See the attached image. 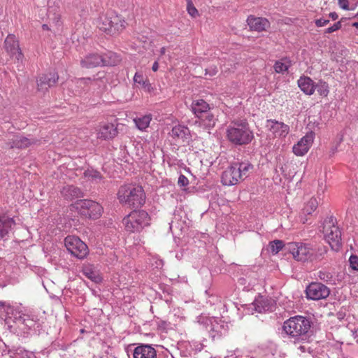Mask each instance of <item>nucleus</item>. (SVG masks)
Wrapping results in <instances>:
<instances>
[{
  "instance_id": "f257e3e1",
  "label": "nucleus",
  "mask_w": 358,
  "mask_h": 358,
  "mask_svg": "<svg viewBox=\"0 0 358 358\" xmlns=\"http://www.w3.org/2000/svg\"><path fill=\"white\" fill-rule=\"evenodd\" d=\"M0 317L4 320L10 331L27 337L36 331L37 321L34 316L25 314L20 307L0 301Z\"/></svg>"
},
{
  "instance_id": "f03ea898",
  "label": "nucleus",
  "mask_w": 358,
  "mask_h": 358,
  "mask_svg": "<svg viewBox=\"0 0 358 358\" xmlns=\"http://www.w3.org/2000/svg\"><path fill=\"white\" fill-rule=\"evenodd\" d=\"M227 140L235 145H245L251 143L254 138L253 131L245 120L231 122L226 130Z\"/></svg>"
},
{
  "instance_id": "7ed1b4c3",
  "label": "nucleus",
  "mask_w": 358,
  "mask_h": 358,
  "mask_svg": "<svg viewBox=\"0 0 358 358\" xmlns=\"http://www.w3.org/2000/svg\"><path fill=\"white\" fill-rule=\"evenodd\" d=\"M117 199L122 205L138 208L145 203V194L141 186L128 184L119 188Z\"/></svg>"
},
{
  "instance_id": "20e7f679",
  "label": "nucleus",
  "mask_w": 358,
  "mask_h": 358,
  "mask_svg": "<svg viewBox=\"0 0 358 358\" xmlns=\"http://www.w3.org/2000/svg\"><path fill=\"white\" fill-rule=\"evenodd\" d=\"M252 165L246 162H236L228 167L222 174V182L224 185L231 186L249 176Z\"/></svg>"
},
{
  "instance_id": "39448f33",
  "label": "nucleus",
  "mask_w": 358,
  "mask_h": 358,
  "mask_svg": "<svg viewBox=\"0 0 358 358\" xmlns=\"http://www.w3.org/2000/svg\"><path fill=\"white\" fill-rule=\"evenodd\" d=\"M195 322L206 329L213 338L222 336L228 330V324L219 317L201 314L196 317Z\"/></svg>"
},
{
  "instance_id": "423d86ee",
  "label": "nucleus",
  "mask_w": 358,
  "mask_h": 358,
  "mask_svg": "<svg viewBox=\"0 0 358 358\" xmlns=\"http://www.w3.org/2000/svg\"><path fill=\"white\" fill-rule=\"evenodd\" d=\"M310 328V321L303 316L292 317L283 324V331L292 338L298 339L306 336Z\"/></svg>"
},
{
  "instance_id": "0eeeda50",
  "label": "nucleus",
  "mask_w": 358,
  "mask_h": 358,
  "mask_svg": "<svg viewBox=\"0 0 358 358\" xmlns=\"http://www.w3.org/2000/svg\"><path fill=\"white\" fill-rule=\"evenodd\" d=\"M98 27L109 34H115L125 27V21L113 11L102 14L98 20Z\"/></svg>"
},
{
  "instance_id": "6e6552de",
  "label": "nucleus",
  "mask_w": 358,
  "mask_h": 358,
  "mask_svg": "<svg viewBox=\"0 0 358 358\" xmlns=\"http://www.w3.org/2000/svg\"><path fill=\"white\" fill-rule=\"evenodd\" d=\"M150 217L145 210H134L123 219L125 229L129 232H139L150 225Z\"/></svg>"
},
{
  "instance_id": "1a4fd4ad",
  "label": "nucleus",
  "mask_w": 358,
  "mask_h": 358,
  "mask_svg": "<svg viewBox=\"0 0 358 358\" xmlns=\"http://www.w3.org/2000/svg\"><path fill=\"white\" fill-rule=\"evenodd\" d=\"M74 206L80 215L92 219L99 218L103 212V208L99 203L89 199L79 200Z\"/></svg>"
},
{
  "instance_id": "9d476101",
  "label": "nucleus",
  "mask_w": 358,
  "mask_h": 358,
  "mask_svg": "<svg viewBox=\"0 0 358 358\" xmlns=\"http://www.w3.org/2000/svg\"><path fill=\"white\" fill-rule=\"evenodd\" d=\"M287 249L298 262H305L313 259V252L309 245L301 242L289 243Z\"/></svg>"
},
{
  "instance_id": "9b49d317",
  "label": "nucleus",
  "mask_w": 358,
  "mask_h": 358,
  "mask_svg": "<svg viewBox=\"0 0 358 358\" xmlns=\"http://www.w3.org/2000/svg\"><path fill=\"white\" fill-rule=\"evenodd\" d=\"M324 233L326 241L329 244L333 250L338 251L342 245L341 233L339 228L334 222H325Z\"/></svg>"
},
{
  "instance_id": "f8f14e48",
  "label": "nucleus",
  "mask_w": 358,
  "mask_h": 358,
  "mask_svg": "<svg viewBox=\"0 0 358 358\" xmlns=\"http://www.w3.org/2000/svg\"><path fill=\"white\" fill-rule=\"evenodd\" d=\"M64 244L67 250L78 259H84L89 252L87 245L78 236H68L64 239Z\"/></svg>"
},
{
  "instance_id": "ddd939ff",
  "label": "nucleus",
  "mask_w": 358,
  "mask_h": 358,
  "mask_svg": "<svg viewBox=\"0 0 358 358\" xmlns=\"http://www.w3.org/2000/svg\"><path fill=\"white\" fill-rule=\"evenodd\" d=\"M108 83L106 73L104 71H99L93 78H81L77 80V85L83 87L89 86V89L103 90L106 87Z\"/></svg>"
},
{
  "instance_id": "4468645a",
  "label": "nucleus",
  "mask_w": 358,
  "mask_h": 358,
  "mask_svg": "<svg viewBox=\"0 0 358 358\" xmlns=\"http://www.w3.org/2000/svg\"><path fill=\"white\" fill-rule=\"evenodd\" d=\"M308 299L315 301L327 298L330 294V289L320 282H312L306 289Z\"/></svg>"
},
{
  "instance_id": "2eb2a0df",
  "label": "nucleus",
  "mask_w": 358,
  "mask_h": 358,
  "mask_svg": "<svg viewBox=\"0 0 358 358\" xmlns=\"http://www.w3.org/2000/svg\"><path fill=\"white\" fill-rule=\"evenodd\" d=\"M4 48L12 59H15L17 62H22L23 54L20 48L18 41L13 34H9L4 41Z\"/></svg>"
},
{
  "instance_id": "dca6fc26",
  "label": "nucleus",
  "mask_w": 358,
  "mask_h": 358,
  "mask_svg": "<svg viewBox=\"0 0 358 358\" xmlns=\"http://www.w3.org/2000/svg\"><path fill=\"white\" fill-rule=\"evenodd\" d=\"M315 138V133L309 131L302 137L292 148V151L296 156H303L309 150Z\"/></svg>"
},
{
  "instance_id": "f3484780",
  "label": "nucleus",
  "mask_w": 358,
  "mask_h": 358,
  "mask_svg": "<svg viewBox=\"0 0 358 358\" xmlns=\"http://www.w3.org/2000/svg\"><path fill=\"white\" fill-rule=\"evenodd\" d=\"M115 62H109L107 61L106 57H103L101 55L97 53H92L87 55L84 59H83L80 62V65L82 67L90 69L99 66L100 65L106 66V65H115Z\"/></svg>"
},
{
  "instance_id": "a211bd4d",
  "label": "nucleus",
  "mask_w": 358,
  "mask_h": 358,
  "mask_svg": "<svg viewBox=\"0 0 358 358\" xmlns=\"http://www.w3.org/2000/svg\"><path fill=\"white\" fill-rule=\"evenodd\" d=\"M254 309L259 313L273 312L275 310V301L268 297L259 296L251 304Z\"/></svg>"
},
{
  "instance_id": "6ab92c4d",
  "label": "nucleus",
  "mask_w": 358,
  "mask_h": 358,
  "mask_svg": "<svg viewBox=\"0 0 358 358\" xmlns=\"http://www.w3.org/2000/svg\"><path fill=\"white\" fill-rule=\"evenodd\" d=\"M266 127L274 137L285 138L289 132V127L275 120H267Z\"/></svg>"
},
{
  "instance_id": "aec40b11",
  "label": "nucleus",
  "mask_w": 358,
  "mask_h": 358,
  "mask_svg": "<svg viewBox=\"0 0 358 358\" xmlns=\"http://www.w3.org/2000/svg\"><path fill=\"white\" fill-rule=\"evenodd\" d=\"M15 222L13 218L0 214V238L6 240L13 231Z\"/></svg>"
},
{
  "instance_id": "412c9836",
  "label": "nucleus",
  "mask_w": 358,
  "mask_h": 358,
  "mask_svg": "<svg viewBox=\"0 0 358 358\" xmlns=\"http://www.w3.org/2000/svg\"><path fill=\"white\" fill-rule=\"evenodd\" d=\"M97 131V137L104 140L111 139L117 135V127L112 123L100 124Z\"/></svg>"
},
{
  "instance_id": "4be33fe9",
  "label": "nucleus",
  "mask_w": 358,
  "mask_h": 358,
  "mask_svg": "<svg viewBox=\"0 0 358 358\" xmlns=\"http://www.w3.org/2000/svg\"><path fill=\"white\" fill-rule=\"evenodd\" d=\"M247 23L251 30L257 31H265L270 27V22L267 19L252 15L248 17Z\"/></svg>"
},
{
  "instance_id": "5701e85b",
  "label": "nucleus",
  "mask_w": 358,
  "mask_h": 358,
  "mask_svg": "<svg viewBox=\"0 0 358 358\" xmlns=\"http://www.w3.org/2000/svg\"><path fill=\"white\" fill-rule=\"evenodd\" d=\"M133 358H157V352L149 345H141L135 348Z\"/></svg>"
},
{
  "instance_id": "b1692460",
  "label": "nucleus",
  "mask_w": 358,
  "mask_h": 358,
  "mask_svg": "<svg viewBox=\"0 0 358 358\" xmlns=\"http://www.w3.org/2000/svg\"><path fill=\"white\" fill-rule=\"evenodd\" d=\"M318 206V201L316 198H311L306 204L304 208H303L301 213L299 215L300 222L303 224H306L308 222L309 217L308 215H312V213L316 210Z\"/></svg>"
},
{
  "instance_id": "393cba45",
  "label": "nucleus",
  "mask_w": 358,
  "mask_h": 358,
  "mask_svg": "<svg viewBox=\"0 0 358 358\" xmlns=\"http://www.w3.org/2000/svg\"><path fill=\"white\" fill-rule=\"evenodd\" d=\"M298 86L301 90L307 95L314 94V87L315 83L308 76H301L297 81Z\"/></svg>"
},
{
  "instance_id": "a878e982",
  "label": "nucleus",
  "mask_w": 358,
  "mask_h": 358,
  "mask_svg": "<svg viewBox=\"0 0 358 358\" xmlns=\"http://www.w3.org/2000/svg\"><path fill=\"white\" fill-rule=\"evenodd\" d=\"M8 358H37L35 353L23 347L13 348L8 351Z\"/></svg>"
},
{
  "instance_id": "bb28decb",
  "label": "nucleus",
  "mask_w": 358,
  "mask_h": 358,
  "mask_svg": "<svg viewBox=\"0 0 358 358\" xmlns=\"http://www.w3.org/2000/svg\"><path fill=\"white\" fill-rule=\"evenodd\" d=\"M58 80V76L55 72H50L40 76L38 80V86L41 88L53 86Z\"/></svg>"
},
{
  "instance_id": "cd10ccee",
  "label": "nucleus",
  "mask_w": 358,
  "mask_h": 358,
  "mask_svg": "<svg viewBox=\"0 0 358 358\" xmlns=\"http://www.w3.org/2000/svg\"><path fill=\"white\" fill-rule=\"evenodd\" d=\"M191 108L192 112L197 117L208 112L210 109L209 104L203 99L193 101Z\"/></svg>"
},
{
  "instance_id": "c85d7f7f",
  "label": "nucleus",
  "mask_w": 358,
  "mask_h": 358,
  "mask_svg": "<svg viewBox=\"0 0 358 358\" xmlns=\"http://www.w3.org/2000/svg\"><path fill=\"white\" fill-rule=\"evenodd\" d=\"M198 122L201 127L204 129H211L215 126L217 119L215 115L210 112H207L203 115L198 117Z\"/></svg>"
},
{
  "instance_id": "c756f323",
  "label": "nucleus",
  "mask_w": 358,
  "mask_h": 358,
  "mask_svg": "<svg viewBox=\"0 0 358 358\" xmlns=\"http://www.w3.org/2000/svg\"><path fill=\"white\" fill-rule=\"evenodd\" d=\"M55 1L49 0L48 3V8L47 10L48 17L50 20H52L55 25H60V14L59 7L58 5L55 6H51V3H55Z\"/></svg>"
},
{
  "instance_id": "7c9ffc66",
  "label": "nucleus",
  "mask_w": 358,
  "mask_h": 358,
  "mask_svg": "<svg viewBox=\"0 0 358 358\" xmlns=\"http://www.w3.org/2000/svg\"><path fill=\"white\" fill-rule=\"evenodd\" d=\"M189 129L180 124L173 127L171 133L172 137L182 139V141L188 140L189 138Z\"/></svg>"
},
{
  "instance_id": "2f4dec72",
  "label": "nucleus",
  "mask_w": 358,
  "mask_h": 358,
  "mask_svg": "<svg viewBox=\"0 0 358 358\" xmlns=\"http://www.w3.org/2000/svg\"><path fill=\"white\" fill-rule=\"evenodd\" d=\"M61 194L67 200H73L82 196L81 190L73 185L64 187Z\"/></svg>"
},
{
  "instance_id": "473e14b6",
  "label": "nucleus",
  "mask_w": 358,
  "mask_h": 358,
  "mask_svg": "<svg viewBox=\"0 0 358 358\" xmlns=\"http://www.w3.org/2000/svg\"><path fill=\"white\" fill-rule=\"evenodd\" d=\"M134 84L141 85V88L146 92H151L153 87L147 78H144L141 73L136 72L134 76Z\"/></svg>"
},
{
  "instance_id": "72a5a7b5",
  "label": "nucleus",
  "mask_w": 358,
  "mask_h": 358,
  "mask_svg": "<svg viewBox=\"0 0 358 358\" xmlns=\"http://www.w3.org/2000/svg\"><path fill=\"white\" fill-rule=\"evenodd\" d=\"M12 141V144L10 145L12 148H25L33 143L31 140L20 135L14 136Z\"/></svg>"
},
{
  "instance_id": "f704fd0d",
  "label": "nucleus",
  "mask_w": 358,
  "mask_h": 358,
  "mask_svg": "<svg viewBox=\"0 0 358 358\" xmlns=\"http://www.w3.org/2000/svg\"><path fill=\"white\" fill-rule=\"evenodd\" d=\"M82 272L85 276L95 282H99L101 280L99 274L94 269L92 265L85 266L83 268Z\"/></svg>"
},
{
  "instance_id": "c9c22d12",
  "label": "nucleus",
  "mask_w": 358,
  "mask_h": 358,
  "mask_svg": "<svg viewBox=\"0 0 358 358\" xmlns=\"http://www.w3.org/2000/svg\"><path fill=\"white\" fill-rule=\"evenodd\" d=\"M291 66V62L287 58L281 59L276 61L273 68L277 73H283L286 72Z\"/></svg>"
},
{
  "instance_id": "e433bc0d",
  "label": "nucleus",
  "mask_w": 358,
  "mask_h": 358,
  "mask_svg": "<svg viewBox=\"0 0 358 358\" xmlns=\"http://www.w3.org/2000/svg\"><path fill=\"white\" fill-rule=\"evenodd\" d=\"M151 120L152 116L150 115H145L134 120L136 126L141 131L145 130L149 127Z\"/></svg>"
},
{
  "instance_id": "4c0bfd02",
  "label": "nucleus",
  "mask_w": 358,
  "mask_h": 358,
  "mask_svg": "<svg viewBox=\"0 0 358 358\" xmlns=\"http://www.w3.org/2000/svg\"><path fill=\"white\" fill-rule=\"evenodd\" d=\"M315 90L320 96L327 97L329 93V87L327 82L320 80L315 84L314 92Z\"/></svg>"
},
{
  "instance_id": "58836bf2",
  "label": "nucleus",
  "mask_w": 358,
  "mask_h": 358,
  "mask_svg": "<svg viewBox=\"0 0 358 358\" xmlns=\"http://www.w3.org/2000/svg\"><path fill=\"white\" fill-rule=\"evenodd\" d=\"M239 285L243 286V289L245 291H250L253 289L256 285V280H250L249 277L240 278L238 280Z\"/></svg>"
},
{
  "instance_id": "ea45409f",
  "label": "nucleus",
  "mask_w": 358,
  "mask_h": 358,
  "mask_svg": "<svg viewBox=\"0 0 358 358\" xmlns=\"http://www.w3.org/2000/svg\"><path fill=\"white\" fill-rule=\"evenodd\" d=\"M84 176L88 180L98 181L101 178V174L99 171L92 169H88L84 172Z\"/></svg>"
},
{
  "instance_id": "a19ab883",
  "label": "nucleus",
  "mask_w": 358,
  "mask_h": 358,
  "mask_svg": "<svg viewBox=\"0 0 358 358\" xmlns=\"http://www.w3.org/2000/svg\"><path fill=\"white\" fill-rule=\"evenodd\" d=\"M283 247L284 243L282 241L275 240L269 243L268 250L272 254L275 255L278 253Z\"/></svg>"
},
{
  "instance_id": "79ce46f5",
  "label": "nucleus",
  "mask_w": 358,
  "mask_h": 358,
  "mask_svg": "<svg viewBox=\"0 0 358 358\" xmlns=\"http://www.w3.org/2000/svg\"><path fill=\"white\" fill-rule=\"evenodd\" d=\"M317 277L320 280L325 282H331L334 281L333 274L327 269H322L317 272Z\"/></svg>"
},
{
  "instance_id": "37998d69",
  "label": "nucleus",
  "mask_w": 358,
  "mask_h": 358,
  "mask_svg": "<svg viewBox=\"0 0 358 358\" xmlns=\"http://www.w3.org/2000/svg\"><path fill=\"white\" fill-rule=\"evenodd\" d=\"M338 6L345 10H353L355 7L350 4L349 0H338Z\"/></svg>"
},
{
  "instance_id": "c03bdc74",
  "label": "nucleus",
  "mask_w": 358,
  "mask_h": 358,
  "mask_svg": "<svg viewBox=\"0 0 358 358\" xmlns=\"http://www.w3.org/2000/svg\"><path fill=\"white\" fill-rule=\"evenodd\" d=\"M327 189V186L325 185L324 181L321 180L319 182L318 184V188H317V198L319 200H321L322 199L323 194H324L325 191Z\"/></svg>"
},
{
  "instance_id": "a18cd8bd",
  "label": "nucleus",
  "mask_w": 358,
  "mask_h": 358,
  "mask_svg": "<svg viewBox=\"0 0 358 358\" xmlns=\"http://www.w3.org/2000/svg\"><path fill=\"white\" fill-rule=\"evenodd\" d=\"M350 268L355 271H358V256L352 255L349 258Z\"/></svg>"
},
{
  "instance_id": "49530a36",
  "label": "nucleus",
  "mask_w": 358,
  "mask_h": 358,
  "mask_svg": "<svg viewBox=\"0 0 358 358\" xmlns=\"http://www.w3.org/2000/svg\"><path fill=\"white\" fill-rule=\"evenodd\" d=\"M342 27L341 21L335 22L333 25L325 29L324 34H331L339 30Z\"/></svg>"
},
{
  "instance_id": "de8ad7c7",
  "label": "nucleus",
  "mask_w": 358,
  "mask_h": 358,
  "mask_svg": "<svg viewBox=\"0 0 358 358\" xmlns=\"http://www.w3.org/2000/svg\"><path fill=\"white\" fill-rule=\"evenodd\" d=\"M187 12L192 17H195L198 15L197 9L193 6V4L190 1H189L187 4Z\"/></svg>"
},
{
  "instance_id": "09e8293b",
  "label": "nucleus",
  "mask_w": 358,
  "mask_h": 358,
  "mask_svg": "<svg viewBox=\"0 0 358 358\" xmlns=\"http://www.w3.org/2000/svg\"><path fill=\"white\" fill-rule=\"evenodd\" d=\"M329 22V20L327 19H324L323 17L320 19H316L315 20V24L317 27H322L327 25Z\"/></svg>"
},
{
  "instance_id": "8fccbe9b",
  "label": "nucleus",
  "mask_w": 358,
  "mask_h": 358,
  "mask_svg": "<svg viewBox=\"0 0 358 358\" xmlns=\"http://www.w3.org/2000/svg\"><path fill=\"white\" fill-rule=\"evenodd\" d=\"M178 184L180 187H185L189 184V180L184 175H180L178 180Z\"/></svg>"
},
{
  "instance_id": "3c124183",
  "label": "nucleus",
  "mask_w": 358,
  "mask_h": 358,
  "mask_svg": "<svg viewBox=\"0 0 358 358\" xmlns=\"http://www.w3.org/2000/svg\"><path fill=\"white\" fill-rule=\"evenodd\" d=\"M206 75H208L210 76H213L216 75L217 73V68L215 66H210L209 68L206 69Z\"/></svg>"
},
{
  "instance_id": "603ef678",
  "label": "nucleus",
  "mask_w": 358,
  "mask_h": 358,
  "mask_svg": "<svg viewBox=\"0 0 358 358\" xmlns=\"http://www.w3.org/2000/svg\"><path fill=\"white\" fill-rule=\"evenodd\" d=\"M297 350L301 352V353H304L307 351L310 352L309 350H310V348L308 346V343H306L305 344H303V345H299V346H297Z\"/></svg>"
},
{
  "instance_id": "864d4df0",
  "label": "nucleus",
  "mask_w": 358,
  "mask_h": 358,
  "mask_svg": "<svg viewBox=\"0 0 358 358\" xmlns=\"http://www.w3.org/2000/svg\"><path fill=\"white\" fill-rule=\"evenodd\" d=\"M329 17L333 20H336L338 18V15L336 12H331L329 14Z\"/></svg>"
},
{
  "instance_id": "5fc2aeb1",
  "label": "nucleus",
  "mask_w": 358,
  "mask_h": 358,
  "mask_svg": "<svg viewBox=\"0 0 358 358\" xmlns=\"http://www.w3.org/2000/svg\"><path fill=\"white\" fill-rule=\"evenodd\" d=\"M352 335L355 339H356L357 342L358 343V328H356L352 331Z\"/></svg>"
},
{
  "instance_id": "6e6d98bb",
  "label": "nucleus",
  "mask_w": 358,
  "mask_h": 358,
  "mask_svg": "<svg viewBox=\"0 0 358 358\" xmlns=\"http://www.w3.org/2000/svg\"><path fill=\"white\" fill-rule=\"evenodd\" d=\"M159 69V64H158V62H155L153 65H152V69L153 71H157Z\"/></svg>"
},
{
  "instance_id": "4d7b16f0",
  "label": "nucleus",
  "mask_w": 358,
  "mask_h": 358,
  "mask_svg": "<svg viewBox=\"0 0 358 358\" xmlns=\"http://www.w3.org/2000/svg\"><path fill=\"white\" fill-rule=\"evenodd\" d=\"M42 28H43V30H48L49 29V26L48 24H44L42 25Z\"/></svg>"
},
{
  "instance_id": "13d9d810",
  "label": "nucleus",
  "mask_w": 358,
  "mask_h": 358,
  "mask_svg": "<svg viewBox=\"0 0 358 358\" xmlns=\"http://www.w3.org/2000/svg\"><path fill=\"white\" fill-rule=\"evenodd\" d=\"M166 52V48H162L161 50H160V53L161 55H164Z\"/></svg>"
},
{
  "instance_id": "bf43d9fd",
  "label": "nucleus",
  "mask_w": 358,
  "mask_h": 358,
  "mask_svg": "<svg viewBox=\"0 0 358 358\" xmlns=\"http://www.w3.org/2000/svg\"><path fill=\"white\" fill-rule=\"evenodd\" d=\"M343 343V341H336V345H339L341 346L342 344Z\"/></svg>"
},
{
  "instance_id": "052dcab7",
  "label": "nucleus",
  "mask_w": 358,
  "mask_h": 358,
  "mask_svg": "<svg viewBox=\"0 0 358 358\" xmlns=\"http://www.w3.org/2000/svg\"><path fill=\"white\" fill-rule=\"evenodd\" d=\"M352 27H356V28H358V22H354V23L352 24Z\"/></svg>"
},
{
  "instance_id": "680f3d73",
  "label": "nucleus",
  "mask_w": 358,
  "mask_h": 358,
  "mask_svg": "<svg viewBox=\"0 0 358 358\" xmlns=\"http://www.w3.org/2000/svg\"><path fill=\"white\" fill-rule=\"evenodd\" d=\"M1 358H8V355H3Z\"/></svg>"
},
{
  "instance_id": "e2e57ef3",
  "label": "nucleus",
  "mask_w": 358,
  "mask_h": 358,
  "mask_svg": "<svg viewBox=\"0 0 358 358\" xmlns=\"http://www.w3.org/2000/svg\"><path fill=\"white\" fill-rule=\"evenodd\" d=\"M165 358H175L172 355L166 356Z\"/></svg>"
},
{
  "instance_id": "0e129e2a",
  "label": "nucleus",
  "mask_w": 358,
  "mask_h": 358,
  "mask_svg": "<svg viewBox=\"0 0 358 358\" xmlns=\"http://www.w3.org/2000/svg\"><path fill=\"white\" fill-rule=\"evenodd\" d=\"M172 227H173L172 224H170V229H172Z\"/></svg>"
},
{
  "instance_id": "69168bd1",
  "label": "nucleus",
  "mask_w": 358,
  "mask_h": 358,
  "mask_svg": "<svg viewBox=\"0 0 358 358\" xmlns=\"http://www.w3.org/2000/svg\"><path fill=\"white\" fill-rule=\"evenodd\" d=\"M201 348H202V347L201 346V347L198 349V350H199V351H200V350H201Z\"/></svg>"
},
{
  "instance_id": "338daca9",
  "label": "nucleus",
  "mask_w": 358,
  "mask_h": 358,
  "mask_svg": "<svg viewBox=\"0 0 358 358\" xmlns=\"http://www.w3.org/2000/svg\"><path fill=\"white\" fill-rule=\"evenodd\" d=\"M357 15H358V13H357Z\"/></svg>"
},
{
  "instance_id": "774afa93",
  "label": "nucleus",
  "mask_w": 358,
  "mask_h": 358,
  "mask_svg": "<svg viewBox=\"0 0 358 358\" xmlns=\"http://www.w3.org/2000/svg\"><path fill=\"white\" fill-rule=\"evenodd\" d=\"M357 15H358V13H357Z\"/></svg>"
}]
</instances>
